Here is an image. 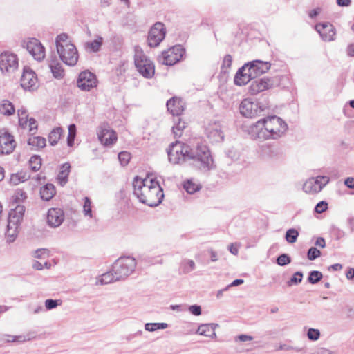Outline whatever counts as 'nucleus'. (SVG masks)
Instances as JSON below:
<instances>
[{
    "label": "nucleus",
    "instance_id": "nucleus-46",
    "mask_svg": "<svg viewBox=\"0 0 354 354\" xmlns=\"http://www.w3.org/2000/svg\"><path fill=\"white\" fill-rule=\"evenodd\" d=\"M232 63V57L230 55H227L224 57L222 64V71L224 73H227L228 70L230 68Z\"/></svg>",
    "mask_w": 354,
    "mask_h": 354
},
{
    "label": "nucleus",
    "instance_id": "nucleus-16",
    "mask_svg": "<svg viewBox=\"0 0 354 354\" xmlns=\"http://www.w3.org/2000/svg\"><path fill=\"white\" fill-rule=\"evenodd\" d=\"M315 29L324 41H333L335 39L336 30L330 23H318Z\"/></svg>",
    "mask_w": 354,
    "mask_h": 354
},
{
    "label": "nucleus",
    "instance_id": "nucleus-32",
    "mask_svg": "<svg viewBox=\"0 0 354 354\" xmlns=\"http://www.w3.org/2000/svg\"><path fill=\"white\" fill-rule=\"evenodd\" d=\"M15 111L13 104L7 100L0 102V113L4 115H11Z\"/></svg>",
    "mask_w": 354,
    "mask_h": 354
},
{
    "label": "nucleus",
    "instance_id": "nucleus-62",
    "mask_svg": "<svg viewBox=\"0 0 354 354\" xmlns=\"http://www.w3.org/2000/svg\"><path fill=\"white\" fill-rule=\"evenodd\" d=\"M346 52L348 56L354 57V44H349L346 49Z\"/></svg>",
    "mask_w": 354,
    "mask_h": 354
},
{
    "label": "nucleus",
    "instance_id": "nucleus-34",
    "mask_svg": "<svg viewBox=\"0 0 354 354\" xmlns=\"http://www.w3.org/2000/svg\"><path fill=\"white\" fill-rule=\"evenodd\" d=\"M83 214L85 217L88 218H95L94 214L92 211V203L88 197L84 198V204H83Z\"/></svg>",
    "mask_w": 354,
    "mask_h": 354
},
{
    "label": "nucleus",
    "instance_id": "nucleus-26",
    "mask_svg": "<svg viewBox=\"0 0 354 354\" xmlns=\"http://www.w3.org/2000/svg\"><path fill=\"white\" fill-rule=\"evenodd\" d=\"M218 327L217 324H202L199 325L196 333L212 339L216 338L215 329Z\"/></svg>",
    "mask_w": 354,
    "mask_h": 354
},
{
    "label": "nucleus",
    "instance_id": "nucleus-37",
    "mask_svg": "<svg viewBox=\"0 0 354 354\" xmlns=\"http://www.w3.org/2000/svg\"><path fill=\"white\" fill-rule=\"evenodd\" d=\"M30 178V175L27 172H19L12 174L10 176V183L15 185L24 182Z\"/></svg>",
    "mask_w": 354,
    "mask_h": 354
},
{
    "label": "nucleus",
    "instance_id": "nucleus-58",
    "mask_svg": "<svg viewBox=\"0 0 354 354\" xmlns=\"http://www.w3.org/2000/svg\"><path fill=\"white\" fill-rule=\"evenodd\" d=\"M227 155L228 157H230L233 160H236L239 158V153L234 149H229L227 151Z\"/></svg>",
    "mask_w": 354,
    "mask_h": 354
},
{
    "label": "nucleus",
    "instance_id": "nucleus-19",
    "mask_svg": "<svg viewBox=\"0 0 354 354\" xmlns=\"http://www.w3.org/2000/svg\"><path fill=\"white\" fill-rule=\"evenodd\" d=\"M273 80L268 77H263L254 80L250 86V93L257 94L273 86Z\"/></svg>",
    "mask_w": 354,
    "mask_h": 354
},
{
    "label": "nucleus",
    "instance_id": "nucleus-27",
    "mask_svg": "<svg viewBox=\"0 0 354 354\" xmlns=\"http://www.w3.org/2000/svg\"><path fill=\"white\" fill-rule=\"evenodd\" d=\"M56 194L55 186L51 183H48L41 187L40 195L42 200L49 201Z\"/></svg>",
    "mask_w": 354,
    "mask_h": 354
},
{
    "label": "nucleus",
    "instance_id": "nucleus-8",
    "mask_svg": "<svg viewBox=\"0 0 354 354\" xmlns=\"http://www.w3.org/2000/svg\"><path fill=\"white\" fill-rule=\"evenodd\" d=\"M190 147L184 143L176 141L171 144L167 151L168 158L170 162L173 164H179L182 162L187 161L188 153H189Z\"/></svg>",
    "mask_w": 354,
    "mask_h": 354
},
{
    "label": "nucleus",
    "instance_id": "nucleus-35",
    "mask_svg": "<svg viewBox=\"0 0 354 354\" xmlns=\"http://www.w3.org/2000/svg\"><path fill=\"white\" fill-rule=\"evenodd\" d=\"M102 43L103 38L100 36H97V38L93 41L87 42L86 44V47L91 52L96 53L100 50L101 46L102 45Z\"/></svg>",
    "mask_w": 354,
    "mask_h": 354
},
{
    "label": "nucleus",
    "instance_id": "nucleus-29",
    "mask_svg": "<svg viewBox=\"0 0 354 354\" xmlns=\"http://www.w3.org/2000/svg\"><path fill=\"white\" fill-rule=\"evenodd\" d=\"M117 281H120V279L116 278V275L115 272H113V268L111 271L104 273L101 276L99 277L97 279V284L104 285L109 284Z\"/></svg>",
    "mask_w": 354,
    "mask_h": 354
},
{
    "label": "nucleus",
    "instance_id": "nucleus-56",
    "mask_svg": "<svg viewBox=\"0 0 354 354\" xmlns=\"http://www.w3.org/2000/svg\"><path fill=\"white\" fill-rule=\"evenodd\" d=\"M49 255V251L47 249L45 248H40L35 251V257L36 258H41L45 256Z\"/></svg>",
    "mask_w": 354,
    "mask_h": 354
},
{
    "label": "nucleus",
    "instance_id": "nucleus-6",
    "mask_svg": "<svg viewBox=\"0 0 354 354\" xmlns=\"http://www.w3.org/2000/svg\"><path fill=\"white\" fill-rule=\"evenodd\" d=\"M134 62L137 71L145 78H151L155 73L152 61L143 53L140 47H136Z\"/></svg>",
    "mask_w": 354,
    "mask_h": 354
},
{
    "label": "nucleus",
    "instance_id": "nucleus-44",
    "mask_svg": "<svg viewBox=\"0 0 354 354\" xmlns=\"http://www.w3.org/2000/svg\"><path fill=\"white\" fill-rule=\"evenodd\" d=\"M184 188L189 194H194L200 189V186L192 180H187L184 184Z\"/></svg>",
    "mask_w": 354,
    "mask_h": 354
},
{
    "label": "nucleus",
    "instance_id": "nucleus-13",
    "mask_svg": "<svg viewBox=\"0 0 354 354\" xmlns=\"http://www.w3.org/2000/svg\"><path fill=\"white\" fill-rule=\"evenodd\" d=\"M97 84L96 76L89 71H84L80 73L77 85L82 91H89L91 88L96 87Z\"/></svg>",
    "mask_w": 354,
    "mask_h": 354
},
{
    "label": "nucleus",
    "instance_id": "nucleus-14",
    "mask_svg": "<svg viewBox=\"0 0 354 354\" xmlns=\"http://www.w3.org/2000/svg\"><path fill=\"white\" fill-rule=\"evenodd\" d=\"M165 37L164 24L160 22L156 23L150 29L148 35V44L151 47H156Z\"/></svg>",
    "mask_w": 354,
    "mask_h": 354
},
{
    "label": "nucleus",
    "instance_id": "nucleus-7",
    "mask_svg": "<svg viewBox=\"0 0 354 354\" xmlns=\"http://www.w3.org/2000/svg\"><path fill=\"white\" fill-rule=\"evenodd\" d=\"M137 263L131 257H122L113 263V272H115L117 279L124 280L135 270Z\"/></svg>",
    "mask_w": 354,
    "mask_h": 354
},
{
    "label": "nucleus",
    "instance_id": "nucleus-10",
    "mask_svg": "<svg viewBox=\"0 0 354 354\" xmlns=\"http://www.w3.org/2000/svg\"><path fill=\"white\" fill-rule=\"evenodd\" d=\"M18 66L19 59L17 55L8 51L0 54V70L3 73H13Z\"/></svg>",
    "mask_w": 354,
    "mask_h": 354
},
{
    "label": "nucleus",
    "instance_id": "nucleus-59",
    "mask_svg": "<svg viewBox=\"0 0 354 354\" xmlns=\"http://www.w3.org/2000/svg\"><path fill=\"white\" fill-rule=\"evenodd\" d=\"M27 125H28L29 131L30 132H32V131H35L37 129V122L33 118H30L28 120Z\"/></svg>",
    "mask_w": 354,
    "mask_h": 354
},
{
    "label": "nucleus",
    "instance_id": "nucleus-38",
    "mask_svg": "<svg viewBox=\"0 0 354 354\" xmlns=\"http://www.w3.org/2000/svg\"><path fill=\"white\" fill-rule=\"evenodd\" d=\"M17 114L19 117V125L24 128L27 126L28 121V115L27 111L24 108H21L17 110Z\"/></svg>",
    "mask_w": 354,
    "mask_h": 354
},
{
    "label": "nucleus",
    "instance_id": "nucleus-22",
    "mask_svg": "<svg viewBox=\"0 0 354 354\" xmlns=\"http://www.w3.org/2000/svg\"><path fill=\"white\" fill-rule=\"evenodd\" d=\"M98 138L104 145L109 146L114 143L117 140L115 133L109 126L104 125L98 131Z\"/></svg>",
    "mask_w": 354,
    "mask_h": 354
},
{
    "label": "nucleus",
    "instance_id": "nucleus-41",
    "mask_svg": "<svg viewBox=\"0 0 354 354\" xmlns=\"http://www.w3.org/2000/svg\"><path fill=\"white\" fill-rule=\"evenodd\" d=\"M29 165L33 171H38L41 165V160L38 156H33L29 160Z\"/></svg>",
    "mask_w": 354,
    "mask_h": 354
},
{
    "label": "nucleus",
    "instance_id": "nucleus-31",
    "mask_svg": "<svg viewBox=\"0 0 354 354\" xmlns=\"http://www.w3.org/2000/svg\"><path fill=\"white\" fill-rule=\"evenodd\" d=\"M187 127V123L180 118H177L174 121V125L172 127V132L175 138H180L183 133L184 129Z\"/></svg>",
    "mask_w": 354,
    "mask_h": 354
},
{
    "label": "nucleus",
    "instance_id": "nucleus-42",
    "mask_svg": "<svg viewBox=\"0 0 354 354\" xmlns=\"http://www.w3.org/2000/svg\"><path fill=\"white\" fill-rule=\"evenodd\" d=\"M76 135V127L72 124L68 126V135L67 138V145L72 147L74 145V140Z\"/></svg>",
    "mask_w": 354,
    "mask_h": 354
},
{
    "label": "nucleus",
    "instance_id": "nucleus-33",
    "mask_svg": "<svg viewBox=\"0 0 354 354\" xmlns=\"http://www.w3.org/2000/svg\"><path fill=\"white\" fill-rule=\"evenodd\" d=\"M169 327V324L167 323H158V322H149L146 323L144 326V328L146 331L153 333L157 331L158 330H164Z\"/></svg>",
    "mask_w": 354,
    "mask_h": 354
},
{
    "label": "nucleus",
    "instance_id": "nucleus-28",
    "mask_svg": "<svg viewBox=\"0 0 354 354\" xmlns=\"http://www.w3.org/2000/svg\"><path fill=\"white\" fill-rule=\"evenodd\" d=\"M49 67L53 76L57 79H61L64 76V71L62 68V64L57 60L53 59L49 63Z\"/></svg>",
    "mask_w": 354,
    "mask_h": 354
},
{
    "label": "nucleus",
    "instance_id": "nucleus-36",
    "mask_svg": "<svg viewBox=\"0 0 354 354\" xmlns=\"http://www.w3.org/2000/svg\"><path fill=\"white\" fill-rule=\"evenodd\" d=\"M63 130L60 127L53 129L48 136V141L51 145H55L60 139Z\"/></svg>",
    "mask_w": 354,
    "mask_h": 354
},
{
    "label": "nucleus",
    "instance_id": "nucleus-23",
    "mask_svg": "<svg viewBox=\"0 0 354 354\" xmlns=\"http://www.w3.org/2000/svg\"><path fill=\"white\" fill-rule=\"evenodd\" d=\"M248 65L244 64L235 75L234 84L237 86H243L248 84L251 80L254 79L251 72L248 70Z\"/></svg>",
    "mask_w": 354,
    "mask_h": 354
},
{
    "label": "nucleus",
    "instance_id": "nucleus-63",
    "mask_svg": "<svg viewBox=\"0 0 354 354\" xmlns=\"http://www.w3.org/2000/svg\"><path fill=\"white\" fill-rule=\"evenodd\" d=\"M346 317L349 319L354 318V309L352 308L351 306H346Z\"/></svg>",
    "mask_w": 354,
    "mask_h": 354
},
{
    "label": "nucleus",
    "instance_id": "nucleus-47",
    "mask_svg": "<svg viewBox=\"0 0 354 354\" xmlns=\"http://www.w3.org/2000/svg\"><path fill=\"white\" fill-rule=\"evenodd\" d=\"M320 331L315 328H309L307 332V337L311 341H317L320 337Z\"/></svg>",
    "mask_w": 354,
    "mask_h": 354
},
{
    "label": "nucleus",
    "instance_id": "nucleus-48",
    "mask_svg": "<svg viewBox=\"0 0 354 354\" xmlns=\"http://www.w3.org/2000/svg\"><path fill=\"white\" fill-rule=\"evenodd\" d=\"M321 255V252L315 247H311L307 253V257L309 260L313 261Z\"/></svg>",
    "mask_w": 354,
    "mask_h": 354
},
{
    "label": "nucleus",
    "instance_id": "nucleus-40",
    "mask_svg": "<svg viewBox=\"0 0 354 354\" xmlns=\"http://www.w3.org/2000/svg\"><path fill=\"white\" fill-rule=\"evenodd\" d=\"M28 145H30L43 148L46 146V140L43 137L36 136V137L30 138L28 139Z\"/></svg>",
    "mask_w": 354,
    "mask_h": 354
},
{
    "label": "nucleus",
    "instance_id": "nucleus-61",
    "mask_svg": "<svg viewBox=\"0 0 354 354\" xmlns=\"http://www.w3.org/2000/svg\"><path fill=\"white\" fill-rule=\"evenodd\" d=\"M344 185L351 189L354 188V178L353 177H348L344 180Z\"/></svg>",
    "mask_w": 354,
    "mask_h": 354
},
{
    "label": "nucleus",
    "instance_id": "nucleus-21",
    "mask_svg": "<svg viewBox=\"0 0 354 354\" xmlns=\"http://www.w3.org/2000/svg\"><path fill=\"white\" fill-rule=\"evenodd\" d=\"M64 213L62 209L50 208L47 214V222L49 226L57 227L64 221Z\"/></svg>",
    "mask_w": 354,
    "mask_h": 354
},
{
    "label": "nucleus",
    "instance_id": "nucleus-53",
    "mask_svg": "<svg viewBox=\"0 0 354 354\" xmlns=\"http://www.w3.org/2000/svg\"><path fill=\"white\" fill-rule=\"evenodd\" d=\"M58 306V301L51 299L45 301V307L47 310H52Z\"/></svg>",
    "mask_w": 354,
    "mask_h": 354
},
{
    "label": "nucleus",
    "instance_id": "nucleus-1",
    "mask_svg": "<svg viewBox=\"0 0 354 354\" xmlns=\"http://www.w3.org/2000/svg\"><path fill=\"white\" fill-rule=\"evenodd\" d=\"M287 130L288 124L282 118L272 115L261 119L251 125L249 133L255 139L277 140L283 136Z\"/></svg>",
    "mask_w": 354,
    "mask_h": 354
},
{
    "label": "nucleus",
    "instance_id": "nucleus-11",
    "mask_svg": "<svg viewBox=\"0 0 354 354\" xmlns=\"http://www.w3.org/2000/svg\"><path fill=\"white\" fill-rule=\"evenodd\" d=\"M265 109L258 102L250 98L242 100L239 105L241 114L246 118H254L259 115Z\"/></svg>",
    "mask_w": 354,
    "mask_h": 354
},
{
    "label": "nucleus",
    "instance_id": "nucleus-60",
    "mask_svg": "<svg viewBox=\"0 0 354 354\" xmlns=\"http://www.w3.org/2000/svg\"><path fill=\"white\" fill-rule=\"evenodd\" d=\"M321 12H322V8L318 7V8L311 10L308 12V16L311 19H313V18L316 17L318 15H319L321 13Z\"/></svg>",
    "mask_w": 354,
    "mask_h": 354
},
{
    "label": "nucleus",
    "instance_id": "nucleus-24",
    "mask_svg": "<svg viewBox=\"0 0 354 354\" xmlns=\"http://www.w3.org/2000/svg\"><path fill=\"white\" fill-rule=\"evenodd\" d=\"M207 138L212 142H218L223 140V133L217 123L210 124L205 129Z\"/></svg>",
    "mask_w": 354,
    "mask_h": 354
},
{
    "label": "nucleus",
    "instance_id": "nucleus-2",
    "mask_svg": "<svg viewBox=\"0 0 354 354\" xmlns=\"http://www.w3.org/2000/svg\"><path fill=\"white\" fill-rule=\"evenodd\" d=\"M133 194L140 202L149 206L158 205L164 197L162 189L156 178L148 175L145 178L135 177L133 182Z\"/></svg>",
    "mask_w": 354,
    "mask_h": 354
},
{
    "label": "nucleus",
    "instance_id": "nucleus-20",
    "mask_svg": "<svg viewBox=\"0 0 354 354\" xmlns=\"http://www.w3.org/2000/svg\"><path fill=\"white\" fill-rule=\"evenodd\" d=\"M245 65H248V70L251 72L254 78L268 71L271 66L269 62L261 60H254L245 64Z\"/></svg>",
    "mask_w": 354,
    "mask_h": 354
},
{
    "label": "nucleus",
    "instance_id": "nucleus-57",
    "mask_svg": "<svg viewBox=\"0 0 354 354\" xmlns=\"http://www.w3.org/2000/svg\"><path fill=\"white\" fill-rule=\"evenodd\" d=\"M239 247L240 244L237 243H232L229 245V250L232 254L237 255Z\"/></svg>",
    "mask_w": 354,
    "mask_h": 354
},
{
    "label": "nucleus",
    "instance_id": "nucleus-30",
    "mask_svg": "<svg viewBox=\"0 0 354 354\" xmlns=\"http://www.w3.org/2000/svg\"><path fill=\"white\" fill-rule=\"evenodd\" d=\"M71 165L69 163H64L61 166L57 178L62 185H64L68 181V176L70 173Z\"/></svg>",
    "mask_w": 354,
    "mask_h": 354
},
{
    "label": "nucleus",
    "instance_id": "nucleus-39",
    "mask_svg": "<svg viewBox=\"0 0 354 354\" xmlns=\"http://www.w3.org/2000/svg\"><path fill=\"white\" fill-rule=\"evenodd\" d=\"M195 263L191 259H184L181 263V269L185 274L189 273L195 269Z\"/></svg>",
    "mask_w": 354,
    "mask_h": 354
},
{
    "label": "nucleus",
    "instance_id": "nucleus-49",
    "mask_svg": "<svg viewBox=\"0 0 354 354\" xmlns=\"http://www.w3.org/2000/svg\"><path fill=\"white\" fill-rule=\"evenodd\" d=\"M118 159L120 162V164L123 166L128 164L131 159V155L127 151H122L119 153L118 154Z\"/></svg>",
    "mask_w": 354,
    "mask_h": 354
},
{
    "label": "nucleus",
    "instance_id": "nucleus-18",
    "mask_svg": "<svg viewBox=\"0 0 354 354\" xmlns=\"http://www.w3.org/2000/svg\"><path fill=\"white\" fill-rule=\"evenodd\" d=\"M21 86L24 90L34 91L37 88V78L30 68H24L21 77Z\"/></svg>",
    "mask_w": 354,
    "mask_h": 354
},
{
    "label": "nucleus",
    "instance_id": "nucleus-54",
    "mask_svg": "<svg viewBox=\"0 0 354 354\" xmlns=\"http://www.w3.org/2000/svg\"><path fill=\"white\" fill-rule=\"evenodd\" d=\"M26 198V194L23 190H17L14 195L16 201H22Z\"/></svg>",
    "mask_w": 354,
    "mask_h": 354
},
{
    "label": "nucleus",
    "instance_id": "nucleus-43",
    "mask_svg": "<svg viewBox=\"0 0 354 354\" xmlns=\"http://www.w3.org/2000/svg\"><path fill=\"white\" fill-rule=\"evenodd\" d=\"M299 236V232L293 228L289 229L286 233V240L289 243H294L296 242Z\"/></svg>",
    "mask_w": 354,
    "mask_h": 354
},
{
    "label": "nucleus",
    "instance_id": "nucleus-17",
    "mask_svg": "<svg viewBox=\"0 0 354 354\" xmlns=\"http://www.w3.org/2000/svg\"><path fill=\"white\" fill-rule=\"evenodd\" d=\"M16 146L13 136L4 130L0 131V153L10 154Z\"/></svg>",
    "mask_w": 354,
    "mask_h": 354
},
{
    "label": "nucleus",
    "instance_id": "nucleus-64",
    "mask_svg": "<svg viewBox=\"0 0 354 354\" xmlns=\"http://www.w3.org/2000/svg\"><path fill=\"white\" fill-rule=\"evenodd\" d=\"M317 354H333V352L325 348H321L317 350Z\"/></svg>",
    "mask_w": 354,
    "mask_h": 354
},
{
    "label": "nucleus",
    "instance_id": "nucleus-25",
    "mask_svg": "<svg viewBox=\"0 0 354 354\" xmlns=\"http://www.w3.org/2000/svg\"><path fill=\"white\" fill-rule=\"evenodd\" d=\"M167 110L173 115H180L184 111V103L178 97H173L167 102Z\"/></svg>",
    "mask_w": 354,
    "mask_h": 354
},
{
    "label": "nucleus",
    "instance_id": "nucleus-4",
    "mask_svg": "<svg viewBox=\"0 0 354 354\" xmlns=\"http://www.w3.org/2000/svg\"><path fill=\"white\" fill-rule=\"evenodd\" d=\"M55 44L60 59L66 65L75 66L79 59V55L75 46L69 37L65 33L60 34L57 36Z\"/></svg>",
    "mask_w": 354,
    "mask_h": 354
},
{
    "label": "nucleus",
    "instance_id": "nucleus-52",
    "mask_svg": "<svg viewBox=\"0 0 354 354\" xmlns=\"http://www.w3.org/2000/svg\"><path fill=\"white\" fill-rule=\"evenodd\" d=\"M328 208V203L325 201H320L318 203L315 208V210L317 213H322L325 212Z\"/></svg>",
    "mask_w": 354,
    "mask_h": 354
},
{
    "label": "nucleus",
    "instance_id": "nucleus-15",
    "mask_svg": "<svg viewBox=\"0 0 354 354\" xmlns=\"http://www.w3.org/2000/svg\"><path fill=\"white\" fill-rule=\"evenodd\" d=\"M24 46L35 60L41 61L45 57V48L38 39H30L24 42Z\"/></svg>",
    "mask_w": 354,
    "mask_h": 354
},
{
    "label": "nucleus",
    "instance_id": "nucleus-9",
    "mask_svg": "<svg viewBox=\"0 0 354 354\" xmlns=\"http://www.w3.org/2000/svg\"><path fill=\"white\" fill-rule=\"evenodd\" d=\"M185 54V50L180 45L174 46L162 53L158 57L160 64L172 66L180 62Z\"/></svg>",
    "mask_w": 354,
    "mask_h": 354
},
{
    "label": "nucleus",
    "instance_id": "nucleus-3",
    "mask_svg": "<svg viewBox=\"0 0 354 354\" xmlns=\"http://www.w3.org/2000/svg\"><path fill=\"white\" fill-rule=\"evenodd\" d=\"M188 159L191 165L202 172H207L215 168L214 159L208 147L204 145H197L190 148Z\"/></svg>",
    "mask_w": 354,
    "mask_h": 354
},
{
    "label": "nucleus",
    "instance_id": "nucleus-5",
    "mask_svg": "<svg viewBox=\"0 0 354 354\" xmlns=\"http://www.w3.org/2000/svg\"><path fill=\"white\" fill-rule=\"evenodd\" d=\"M25 207L23 205H17L12 209L8 215L6 230V237L8 242H13L18 233L20 223L23 219Z\"/></svg>",
    "mask_w": 354,
    "mask_h": 354
},
{
    "label": "nucleus",
    "instance_id": "nucleus-50",
    "mask_svg": "<svg viewBox=\"0 0 354 354\" xmlns=\"http://www.w3.org/2000/svg\"><path fill=\"white\" fill-rule=\"evenodd\" d=\"M290 262H291L290 257L286 254H281L277 259V264L281 266H286L288 263H290Z\"/></svg>",
    "mask_w": 354,
    "mask_h": 354
},
{
    "label": "nucleus",
    "instance_id": "nucleus-45",
    "mask_svg": "<svg viewBox=\"0 0 354 354\" xmlns=\"http://www.w3.org/2000/svg\"><path fill=\"white\" fill-rule=\"evenodd\" d=\"M322 278V274L319 271H312L308 277V281L310 283L315 284L319 282Z\"/></svg>",
    "mask_w": 354,
    "mask_h": 354
},
{
    "label": "nucleus",
    "instance_id": "nucleus-12",
    "mask_svg": "<svg viewBox=\"0 0 354 354\" xmlns=\"http://www.w3.org/2000/svg\"><path fill=\"white\" fill-rule=\"evenodd\" d=\"M329 182V178L324 176L308 179L303 185L304 191L310 194L319 193Z\"/></svg>",
    "mask_w": 354,
    "mask_h": 354
},
{
    "label": "nucleus",
    "instance_id": "nucleus-51",
    "mask_svg": "<svg viewBox=\"0 0 354 354\" xmlns=\"http://www.w3.org/2000/svg\"><path fill=\"white\" fill-rule=\"evenodd\" d=\"M303 278V274L301 272H296L288 281V285L291 286L292 283L297 284L301 283Z\"/></svg>",
    "mask_w": 354,
    "mask_h": 354
},
{
    "label": "nucleus",
    "instance_id": "nucleus-55",
    "mask_svg": "<svg viewBox=\"0 0 354 354\" xmlns=\"http://www.w3.org/2000/svg\"><path fill=\"white\" fill-rule=\"evenodd\" d=\"M189 311L190 313L195 316L201 315V308L198 305H192L189 307Z\"/></svg>",
    "mask_w": 354,
    "mask_h": 354
}]
</instances>
